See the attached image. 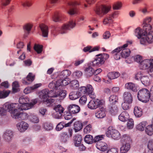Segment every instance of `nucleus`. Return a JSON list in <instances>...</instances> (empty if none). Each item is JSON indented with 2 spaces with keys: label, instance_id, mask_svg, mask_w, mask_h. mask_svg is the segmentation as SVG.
<instances>
[{
  "label": "nucleus",
  "instance_id": "4468645a",
  "mask_svg": "<svg viewBox=\"0 0 153 153\" xmlns=\"http://www.w3.org/2000/svg\"><path fill=\"white\" fill-rule=\"evenodd\" d=\"M64 16L59 12L55 13L52 16V20L55 22H59L63 20Z\"/></svg>",
  "mask_w": 153,
  "mask_h": 153
},
{
  "label": "nucleus",
  "instance_id": "9d476101",
  "mask_svg": "<svg viewBox=\"0 0 153 153\" xmlns=\"http://www.w3.org/2000/svg\"><path fill=\"white\" fill-rule=\"evenodd\" d=\"M152 64H153V59H145L140 62V67L143 69H146Z\"/></svg>",
  "mask_w": 153,
  "mask_h": 153
},
{
  "label": "nucleus",
  "instance_id": "8fccbe9b",
  "mask_svg": "<svg viewBox=\"0 0 153 153\" xmlns=\"http://www.w3.org/2000/svg\"><path fill=\"white\" fill-rule=\"evenodd\" d=\"M11 0H1V6L2 8L8 5Z\"/></svg>",
  "mask_w": 153,
  "mask_h": 153
},
{
  "label": "nucleus",
  "instance_id": "6ab92c4d",
  "mask_svg": "<svg viewBox=\"0 0 153 153\" xmlns=\"http://www.w3.org/2000/svg\"><path fill=\"white\" fill-rule=\"evenodd\" d=\"M39 27L42 33V36L44 37H47L48 33V26L44 24H41L39 25Z\"/></svg>",
  "mask_w": 153,
  "mask_h": 153
},
{
  "label": "nucleus",
  "instance_id": "cd10ccee",
  "mask_svg": "<svg viewBox=\"0 0 153 153\" xmlns=\"http://www.w3.org/2000/svg\"><path fill=\"white\" fill-rule=\"evenodd\" d=\"M125 88L126 89L135 92L137 91L136 87L135 85L132 82H128L126 83L125 85Z\"/></svg>",
  "mask_w": 153,
  "mask_h": 153
},
{
  "label": "nucleus",
  "instance_id": "f3484780",
  "mask_svg": "<svg viewBox=\"0 0 153 153\" xmlns=\"http://www.w3.org/2000/svg\"><path fill=\"white\" fill-rule=\"evenodd\" d=\"M122 49V47H118L111 52L114 58L116 60L119 59L121 57L120 51Z\"/></svg>",
  "mask_w": 153,
  "mask_h": 153
},
{
  "label": "nucleus",
  "instance_id": "ea45409f",
  "mask_svg": "<svg viewBox=\"0 0 153 153\" xmlns=\"http://www.w3.org/2000/svg\"><path fill=\"white\" fill-rule=\"evenodd\" d=\"M146 122L145 121H143L138 124L136 128L137 129L140 131H143L146 126Z\"/></svg>",
  "mask_w": 153,
  "mask_h": 153
},
{
  "label": "nucleus",
  "instance_id": "1a4fd4ad",
  "mask_svg": "<svg viewBox=\"0 0 153 153\" xmlns=\"http://www.w3.org/2000/svg\"><path fill=\"white\" fill-rule=\"evenodd\" d=\"M35 75L31 73H30L26 78L22 80V82L25 85L30 84L34 79Z\"/></svg>",
  "mask_w": 153,
  "mask_h": 153
},
{
  "label": "nucleus",
  "instance_id": "774afa93",
  "mask_svg": "<svg viewBox=\"0 0 153 153\" xmlns=\"http://www.w3.org/2000/svg\"><path fill=\"white\" fill-rule=\"evenodd\" d=\"M149 74L152 77H153V64H152L149 67L148 71Z\"/></svg>",
  "mask_w": 153,
  "mask_h": 153
},
{
  "label": "nucleus",
  "instance_id": "49530a36",
  "mask_svg": "<svg viewBox=\"0 0 153 153\" xmlns=\"http://www.w3.org/2000/svg\"><path fill=\"white\" fill-rule=\"evenodd\" d=\"M29 101V98L27 97H20L19 99V102L20 105L23 104H26Z\"/></svg>",
  "mask_w": 153,
  "mask_h": 153
},
{
  "label": "nucleus",
  "instance_id": "423d86ee",
  "mask_svg": "<svg viewBox=\"0 0 153 153\" xmlns=\"http://www.w3.org/2000/svg\"><path fill=\"white\" fill-rule=\"evenodd\" d=\"M11 114L12 117L15 119L21 118L22 120H25L29 118V116L26 113L20 112L17 110H8Z\"/></svg>",
  "mask_w": 153,
  "mask_h": 153
},
{
  "label": "nucleus",
  "instance_id": "680f3d73",
  "mask_svg": "<svg viewBox=\"0 0 153 153\" xmlns=\"http://www.w3.org/2000/svg\"><path fill=\"white\" fill-rule=\"evenodd\" d=\"M122 6V3L121 2H117L114 4L113 6V9L114 10H119Z\"/></svg>",
  "mask_w": 153,
  "mask_h": 153
},
{
  "label": "nucleus",
  "instance_id": "a211bd4d",
  "mask_svg": "<svg viewBox=\"0 0 153 153\" xmlns=\"http://www.w3.org/2000/svg\"><path fill=\"white\" fill-rule=\"evenodd\" d=\"M68 111L73 114H76L78 113L80 110V108L78 105L71 104L68 107Z\"/></svg>",
  "mask_w": 153,
  "mask_h": 153
},
{
  "label": "nucleus",
  "instance_id": "37998d69",
  "mask_svg": "<svg viewBox=\"0 0 153 153\" xmlns=\"http://www.w3.org/2000/svg\"><path fill=\"white\" fill-rule=\"evenodd\" d=\"M29 119L33 123H37L39 121V118L35 115H31L29 116Z\"/></svg>",
  "mask_w": 153,
  "mask_h": 153
},
{
  "label": "nucleus",
  "instance_id": "4d7b16f0",
  "mask_svg": "<svg viewBox=\"0 0 153 153\" xmlns=\"http://www.w3.org/2000/svg\"><path fill=\"white\" fill-rule=\"evenodd\" d=\"M131 103H128L124 101L122 104V106L123 109L124 110H127L130 108V104Z\"/></svg>",
  "mask_w": 153,
  "mask_h": 153
},
{
  "label": "nucleus",
  "instance_id": "c85d7f7f",
  "mask_svg": "<svg viewBox=\"0 0 153 153\" xmlns=\"http://www.w3.org/2000/svg\"><path fill=\"white\" fill-rule=\"evenodd\" d=\"M74 127L75 132L78 131L82 128V123L80 121H77L74 124Z\"/></svg>",
  "mask_w": 153,
  "mask_h": 153
},
{
  "label": "nucleus",
  "instance_id": "79ce46f5",
  "mask_svg": "<svg viewBox=\"0 0 153 153\" xmlns=\"http://www.w3.org/2000/svg\"><path fill=\"white\" fill-rule=\"evenodd\" d=\"M141 81L143 84L148 85L149 84L150 79L148 76H144L141 77Z\"/></svg>",
  "mask_w": 153,
  "mask_h": 153
},
{
  "label": "nucleus",
  "instance_id": "0eeeda50",
  "mask_svg": "<svg viewBox=\"0 0 153 153\" xmlns=\"http://www.w3.org/2000/svg\"><path fill=\"white\" fill-rule=\"evenodd\" d=\"M75 25V22L74 20H71L68 23L63 24L61 26L59 31V33L63 34L66 33L68 30L70 28H73Z\"/></svg>",
  "mask_w": 153,
  "mask_h": 153
},
{
  "label": "nucleus",
  "instance_id": "c9c22d12",
  "mask_svg": "<svg viewBox=\"0 0 153 153\" xmlns=\"http://www.w3.org/2000/svg\"><path fill=\"white\" fill-rule=\"evenodd\" d=\"M19 86V85L18 82L15 81L13 82L12 84L13 91L14 93L19 91H20Z\"/></svg>",
  "mask_w": 153,
  "mask_h": 153
},
{
  "label": "nucleus",
  "instance_id": "a18cd8bd",
  "mask_svg": "<svg viewBox=\"0 0 153 153\" xmlns=\"http://www.w3.org/2000/svg\"><path fill=\"white\" fill-rule=\"evenodd\" d=\"M20 3L21 5L24 7L30 6L32 4L30 1L27 0L22 1Z\"/></svg>",
  "mask_w": 153,
  "mask_h": 153
},
{
  "label": "nucleus",
  "instance_id": "3c124183",
  "mask_svg": "<svg viewBox=\"0 0 153 153\" xmlns=\"http://www.w3.org/2000/svg\"><path fill=\"white\" fill-rule=\"evenodd\" d=\"M68 138V136L67 134V133L65 132L62 134L60 140L62 142L65 143L67 141V140Z\"/></svg>",
  "mask_w": 153,
  "mask_h": 153
},
{
  "label": "nucleus",
  "instance_id": "5701e85b",
  "mask_svg": "<svg viewBox=\"0 0 153 153\" xmlns=\"http://www.w3.org/2000/svg\"><path fill=\"white\" fill-rule=\"evenodd\" d=\"M129 118V114L126 111L122 112L119 116V120L123 122L127 121Z\"/></svg>",
  "mask_w": 153,
  "mask_h": 153
},
{
  "label": "nucleus",
  "instance_id": "58836bf2",
  "mask_svg": "<svg viewBox=\"0 0 153 153\" xmlns=\"http://www.w3.org/2000/svg\"><path fill=\"white\" fill-rule=\"evenodd\" d=\"M70 85L72 89H76L79 85L78 82L76 80H73L70 82Z\"/></svg>",
  "mask_w": 153,
  "mask_h": 153
},
{
  "label": "nucleus",
  "instance_id": "de8ad7c7",
  "mask_svg": "<svg viewBox=\"0 0 153 153\" xmlns=\"http://www.w3.org/2000/svg\"><path fill=\"white\" fill-rule=\"evenodd\" d=\"M118 100V97L116 95H111L109 98V101L112 103L117 102Z\"/></svg>",
  "mask_w": 153,
  "mask_h": 153
},
{
  "label": "nucleus",
  "instance_id": "69168bd1",
  "mask_svg": "<svg viewBox=\"0 0 153 153\" xmlns=\"http://www.w3.org/2000/svg\"><path fill=\"white\" fill-rule=\"evenodd\" d=\"M87 94H88L89 93H91L92 91H94V89L93 88L92 86L90 85H88L86 86Z\"/></svg>",
  "mask_w": 153,
  "mask_h": 153
},
{
  "label": "nucleus",
  "instance_id": "c03bdc74",
  "mask_svg": "<svg viewBox=\"0 0 153 153\" xmlns=\"http://www.w3.org/2000/svg\"><path fill=\"white\" fill-rule=\"evenodd\" d=\"M43 127L47 130H50L53 128L52 124L51 123L45 122L43 124Z\"/></svg>",
  "mask_w": 153,
  "mask_h": 153
},
{
  "label": "nucleus",
  "instance_id": "09e8293b",
  "mask_svg": "<svg viewBox=\"0 0 153 153\" xmlns=\"http://www.w3.org/2000/svg\"><path fill=\"white\" fill-rule=\"evenodd\" d=\"M42 46L39 45L35 44L34 47V49L38 53H41L42 51Z\"/></svg>",
  "mask_w": 153,
  "mask_h": 153
},
{
  "label": "nucleus",
  "instance_id": "f8f14e48",
  "mask_svg": "<svg viewBox=\"0 0 153 153\" xmlns=\"http://www.w3.org/2000/svg\"><path fill=\"white\" fill-rule=\"evenodd\" d=\"M18 130L21 132L26 131L28 127V124L24 122H21L17 123L16 125Z\"/></svg>",
  "mask_w": 153,
  "mask_h": 153
},
{
  "label": "nucleus",
  "instance_id": "864d4df0",
  "mask_svg": "<svg viewBox=\"0 0 153 153\" xmlns=\"http://www.w3.org/2000/svg\"><path fill=\"white\" fill-rule=\"evenodd\" d=\"M71 74V72L68 70H65L60 73V76H62L65 77L69 76Z\"/></svg>",
  "mask_w": 153,
  "mask_h": 153
},
{
  "label": "nucleus",
  "instance_id": "9b49d317",
  "mask_svg": "<svg viewBox=\"0 0 153 153\" xmlns=\"http://www.w3.org/2000/svg\"><path fill=\"white\" fill-rule=\"evenodd\" d=\"M97 57L91 63H90L91 65H92L93 66H100L104 63L103 60L101 58V57H100L99 55H97Z\"/></svg>",
  "mask_w": 153,
  "mask_h": 153
},
{
  "label": "nucleus",
  "instance_id": "393cba45",
  "mask_svg": "<svg viewBox=\"0 0 153 153\" xmlns=\"http://www.w3.org/2000/svg\"><path fill=\"white\" fill-rule=\"evenodd\" d=\"M82 139V137L81 135L77 134L75 135L73 137V140L75 146H78L81 143Z\"/></svg>",
  "mask_w": 153,
  "mask_h": 153
},
{
  "label": "nucleus",
  "instance_id": "ddd939ff",
  "mask_svg": "<svg viewBox=\"0 0 153 153\" xmlns=\"http://www.w3.org/2000/svg\"><path fill=\"white\" fill-rule=\"evenodd\" d=\"M128 46V44H126L120 47H122V49H121V57L123 58H126L129 55L130 51L129 49L125 48Z\"/></svg>",
  "mask_w": 153,
  "mask_h": 153
},
{
  "label": "nucleus",
  "instance_id": "bb28decb",
  "mask_svg": "<svg viewBox=\"0 0 153 153\" xmlns=\"http://www.w3.org/2000/svg\"><path fill=\"white\" fill-rule=\"evenodd\" d=\"M145 132L149 136H152L153 134V124L152 123L146 127Z\"/></svg>",
  "mask_w": 153,
  "mask_h": 153
},
{
  "label": "nucleus",
  "instance_id": "5fc2aeb1",
  "mask_svg": "<svg viewBox=\"0 0 153 153\" xmlns=\"http://www.w3.org/2000/svg\"><path fill=\"white\" fill-rule=\"evenodd\" d=\"M92 126L91 124H89L86 126L84 129V132L86 134L89 133L92 130Z\"/></svg>",
  "mask_w": 153,
  "mask_h": 153
},
{
  "label": "nucleus",
  "instance_id": "f03ea898",
  "mask_svg": "<svg viewBox=\"0 0 153 153\" xmlns=\"http://www.w3.org/2000/svg\"><path fill=\"white\" fill-rule=\"evenodd\" d=\"M37 102V100L35 99L33 100L31 102L26 103L23 104L19 105L18 103H12L7 105V110L17 111L27 110L31 108Z\"/></svg>",
  "mask_w": 153,
  "mask_h": 153
},
{
  "label": "nucleus",
  "instance_id": "72a5a7b5",
  "mask_svg": "<svg viewBox=\"0 0 153 153\" xmlns=\"http://www.w3.org/2000/svg\"><path fill=\"white\" fill-rule=\"evenodd\" d=\"M120 76V74L117 72H111L109 73L108 74V78L110 79H114Z\"/></svg>",
  "mask_w": 153,
  "mask_h": 153
},
{
  "label": "nucleus",
  "instance_id": "412c9836",
  "mask_svg": "<svg viewBox=\"0 0 153 153\" xmlns=\"http://www.w3.org/2000/svg\"><path fill=\"white\" fill-rule=\"evenodd\" d=\"M124 101L128 103H132L133 98L131 94L129 92H126L123 94Z\"/></svg>",
  "mask_w": 153,
  "mask_h": 153
},
{
  "label": "nucleus",
  "instance_id": "13d9d810",
  "mask_svg": "<svg viewBox=\"0 0 153 153\" xmlns=\"http://www.w3.org/2000/svg\"><path fill=\"white\" fill-rule=\"evenodd\" d=\"M124 142L127 143H130L131 141V140L130 137L126 135H124L123 136L122 138Z\"/></svg>",
  "mask_w": 153,
  "mask_h": 153
},
{
  "label": "nucleus",
  "instance_id": "4be33fe9",
  "mask_svg": "<svg viewBox=\"0 0 153 153\" xmlns=\"http://www.w3.org/2000/svg\"><path fill=\"white\" fill-rule=\"evenodd\" d=\"M12 132L10 130H6L3 135L4 140L7 142H9L11 140L13 136Z\"/></svg>",
  "mask_w": 153,
  "mask_h": 153
},
{
  "label": "nucleus",
  "instance_id": "6e6d98bb",
  "mask_svg": "<svg viewBox=\"0 0 153 153\" xmlns=\"http://www.w3.org/2000/svg\"><path fill=\"white\" fill-rule=\"evenodd\" d=\"M87 100V97L85 96H83L81 97L79 100V103L82 105L85 104Z\"/></svg>",
  "mask_w": 153,
  "mask_h": 153
},
{
  "label": "nucleus",
  "instance_id": "f704fd0d",
  "mask_svg": "<svg viewBox=\"0 0 153 153\" xmlns=\"http://www.w3.org/2000/svg\"><path fill=\"white\" fill-rule=\"evenodd\" d=\"M110 112L111 114L113 115H115L118 112V109L116 105H113L110 108Z\"/></svg>",
  "mask_w": 153,
  "mask_h": 153
},
{
  "label": "nucleus",
  "instance_id": "aec40b11",
  "mask_svg": "<svg viewBox=\"0 0 153 153\" xmlns=\"http://www.w3.org/2000/svg\"><path fill=\"white\" fill-rule=\"evenodd\" d=\"M96 146L100 150L104 152L108 148L107 145L103 142H98L96 143Z\"/></svg>",
  "mask_w": 153,
  "mask_h": 153
},
{
  "label": "nucleus",
  "instance_id": "4c0bfd02",
  "mask_svg": "<svg viewBox=\"0 0 153 153\" xmlns=\"http://www.w3.org/2000/svg\"><path fill=\"white\" fill-rule=\"evenodd\" d=\"M33 26V25L32 24H26L24 25L23 28L24 30L29 34L30 33Z\"/></svg>",
  "mask_w": 153,
  "mask_h": 153
},
{
  "label": "nucleus",
  "instance_id": "6e6552de",
  "mask_svg": "<svg viewBox=\"0 0 153 153\" xmlns=\"http://www.w3.org/2000/svg\"><path fill=\"white\" fill-rule=\"evenodd\" d=\"M106 135L108 137H111L114 139H117L120 136V134L118 131L111 126L108 128L106 132Z\"/></svg>",
  "mask_w": 153,
  "mask_h": 153
},
{
  "label": "nucleus",
  "instance_id": "b1692460",
  "mask_svg": "<svg viewBox=\"0 0 153 153\" xmlns=\"http://www.w3.org/2000/svg\"><path fill=\"white\" fill-rule=\"evenodd\" d=\"M84 71L85 74L88 77H91L94 74V70L91 66L86 67Z\"/></svg>",
  "mask_w": 153,
  "mask_h": 153
},
{
  "label": "nucleus",
  "instance_id": "e2e57ef3",
  "mask_svg": "<svg viewBox=\"0 0 153 153\" xmlns=\"http://www.w3.org/2000/svg\"><path fill=\"white\" fill-rule=\"evenodd\" d=\"M64 126V123L60 122L56 126V129L57 131H60L62 129Z\"/></svg>",
  "mask_w": 153,
  "mask_h": 153
},
{
  "label": "nucleus",
  "instance_id": "f257e3e1",
  "mask_svg": "<svg viewBox=\"0 0 153 153\" xmlns=\"http://www.w3.org/2000/svg\"><path fill=\"white\" fill-rule=\"evenodd\" d=\"M67 91L65 90H61L57 93H53L51 90L49 91L47 89L43 90L39 95L42 101L47 104L51 103L54 100L49 97H59L60 100L63 99L66 96Z\"/></svg>",
  "mask_w": 153,
  "mask_h": 153
},
{
  "label": "nucleus",
  "instance_id": "20e7f679",
  "mask_svg": "<svg viewBox=\"0 0 153 153\" xmlns=\"http://www.w3.org/2000/svg\"><path fill=\"white\" fill-rule=\"evenodd\" d=\"M150 95L149 91L147 89L143 88L138 92L137 97L140 101L147 102L149 100Z\"/></svg>",
  "mask_w": 153,
  "mask_h": 153
},
{
  "label": "nucleus",
  "instance_id": "e433bc0d",
  "mask_svg": "<svg viewBox=\"0 0 153 153\" xmlns=\"http://www.w3.org/2000/svg\"><path fill=\"white\" fill-rule=\"evenodd\" d=\"M9 90L0 91V99L4 98L7 97L10 93Z\"/></svg>",
  "mask_w": 153,
  "mask_h": 153
},
{
  "label": "nucleus",
  "instance_id": "7ed1b4c3",
  "mask_svg": "<svg viewBox=\"0 0 153 153\" xmlns=\"http://www.w3.org/2000/svg\"><path fill=\"white\" fill-rule=\"evenodd\" d=\"M111 7L109 6L101 5L97 6L94 9L95 14L100 17H102L110 10Z\"/></svg>",
  "mask_w": 153,
  "mask_h": 153
},
{
  "label": "nucleus",
  "instance_id": "052dcab7",
  "mask_svg": "<svg viewBox=\"0 0 153 153\" xmlns=\"http://www.w3.org/2000/svg\"><path fill=\"white\" fill-rule=\"evenodd\" d=\"M82 72L79 71H76L74 72L73 75L76 78H79L81 77L82 75Z\"/></svg>",
  "mask_w": 153,
  "mask_h": 153
},
{
  "label": "nucleus",
  "instance_id": "a19ab883",
  "mask_svg": "<svg viewBox=\"0 0 153 153\" xmlns=\"http://www.w3.org/2000/svg\"><path fill=\"white\" fill-rule=\"evenodd\" d=\"M54 109L58 114H59L62 113L64 111V108L59 105L56 106L54 108Z\"/></svg>",
  "mask_w": 153,
  "mask_h": 153
},
{
  "label": "nucleus",
  "instance_id": "bf43d9fd",
  "mask_svg": "<svg viewBox=\"0 0 153 153\" xmlns=\"http://www.w3.org/2000/svg\"><path fill=\"white\" fill-rule=\"evenodd\" d=\"M68 4L70 6H76L77 5H80L81 4V2L79 1H75L73 2H68Z\"/></svg>",
  "mask_w": 153,
  "mask_h": 153
},
{
  "label": "nucleus",
  "instance_id": "2f4dec72",
  "mask_svg": "<svg viewBox=\"0 0 153 153\" xmlns=\"http://www.w3.org/2000/svg\"><path fill=\"white\" fill-rule=\"evenodd\" d=\"M99 47L98 46H96L94 48H92L91 46H87L85 47L83 49V50L85 52L88 51L90 53L95 51H98L99 50Z\"/></svg>",
  "mask_w": 153,
  "mask_h": 153
},
{
  "label": "nucleus",
  "instance_id": "0e129e2a",
  "mask_svg": "<svg viewBox=\"0 0 153 153\" xmlns=\"http://www.w3.org/2000/svg\"><path fill=\"white\" fill-rule=\"evenodd\" d=\"M61 79L62 85L66 86L68 85L70 82V81L68 78H65L63 80Z\"/></svg>",
  "mask_w": 153,
  "mask_h": 153
},
{
  "label": "nucleus",
  "instance_id": "338daca9",
  "mask_svg": "<svg viewBox=\"0 0 153 153\" xmlns=\"http://www.w3.org/2000/svg\"><path fill=\"white\" fill-rule=\"evenodd\" d=\"M134 59L136 62L139 63L140 64L142 61L143 59L142 57L139 55H137L135 56Z\"/></svg>",
  "mask_w": 153,
  "mask_h": 153
},
{
  "label": "nucleus",
  "instance_id": "a878e982",
  "mask_svg": "<svg viewBox=\"0 0 153 153\" xmlns=\"http://www.w3.org/2000/svg\"><path fill=\"white\" fill-rule=\"evenodd\" d=\"M80 96L81 93L79 91L72 92L69 94V98L71 100H74L79 98Z\"/></svg>",
  "mask_w": 153,
  "mask_h": 153
},
{
  "label": "nucleus",
  "instance_id": "473e14b6",
  "mask_svg": "<svg viewBox=\"0 0 153 153\" xmlns=\"http://www.w3.org/2000/svg\"><path fill=\"white\" fill-rule=\"evenodd\" d=\"M85 141L89 144H91L94 142V139L92 135H87L85 136L84 138Z\"/></svg>",
  "mask_w": 153,
  "mask_h": 153
},
{
  "label": "nucleus",
  "instance_id": "7c9ffc66",
  "mask_svg": "<svg viewBox=\"0 0 153 153\" xmlns=\"http://www.w3.org/2000/svg\"><path fill=\"white\" fill-rule=\"evenodd\" d=\"M134 113L136 117H140L142 114V110L140 107L135 106L134 108Z\"/></svg>",
  "mask_w": 153,
  "mask_h": 153
},
{
  "label": "nucleus",
  "instance_id": "2eb2a0df",
  "mask_svg": "<svg viewBox=\"0 0 153 153\" xmlns=\"http://www.w3.org/2000/svg\"><path fill=\"white\" fill-rule=\"evenodd\" d=\"M118 13L117 12H116L113 14V15L105 17L104 19L103 22L104 24L108 25L111 24L113 22V18Z\"/></svg>",
  "mask_w": 153,
  "mask_h": 153
},
{
  "label": "nucleus",
  "instance_id": "603ef678",
  "mask_svg": "<svg viewBox=\"0 0 153 153\" xmlns=\"http://www.w3.org/2000/svg\"><path fill=\"white\" fill-rule=\"evenodd\" d=\"M127 125L128 129L132 128L134 126L133 120L132 119H129L128 121Z\"/></svg>",
  "mask_w": 153,
  "mask_h": 153
},
{
  "label": "nucleus",
  "instance_id": "dca6fc26",
  "mask_svg": "<svg viewBox=\"0 0 153 153\" xmlns=\"http://www.w3.org/2000/svg\"><path fill=\"white\" fill-rule=\"evenodd\" d=\"M106 110L103 107L100 108L97 111L95 114L96 117L98 118H102L105 117L106 115Z\"/></svg>",
  "mask_w": 153,
  "mask_h": 153
},
{
  "label": "nucleus",
  "instance_id": "39448f33",
  "mask_svg": "<svg viewBox=\"0 0 153 153\" xmlns=\"http://www.w3.org/2000/svg\"><path fill=\"white\" fill-rule=\"evenodd\" d=\"M104 101L103 100L97 99L91 100L88 105V107L91 109H95L100 108L104 104Z\"/></svg>",
  "mask_w": 153,
  "mask_h": 153
},
{
  "label": "nucleus",
  "instance_id": "c756f323",
  "mask_svg": "<svg viewBox=\"0 0 153 153\" xmlns=\"http://www.w3.org/2000/svg\"><path fill=\"white\" fill-rule=\"evenodd\" d=\"M130 143H126L123 145L120 149V152L121 153H125L127 152L130 149Z\"/></svg>",
  "mask_w": 153,
  "mask_h": 153
}]
</instances>
